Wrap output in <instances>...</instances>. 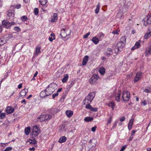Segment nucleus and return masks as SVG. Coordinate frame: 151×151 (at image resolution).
Masks as SVG:
<instances>
[{
    "instance_id": "obj_1",
    "label": "nucleus",
    "mask_w": 151,
    "mask_h": 151,
    "mask_svg": "<svg viewBox=\"0 0 151 151\" xmlns=\"http://www.w3.org/2000/svg\"><path fill=\"white\" fill-rule=\"evenodd\" d=\"M126 38L125 36L122 37L116 44V47L114 49L115 52H118L120 51L125 46Z\"/></svg>"
},
{
    "instance_id": "obj_2",
    "label": "nucleus",
    "mask_w": 151,
    "mask_h": 151,
    "mask_svg": "<svg viewBox=\"0 0 151 151\" xmlns=\"http://www.w3.org/2000/svg\"><path fill=\"white\" fill-rule=\"evenodd\" d=\"M95 96V93L94 92L90 93L84 100L83 104L85 105L86 104H90L94 98Z\"/></svg>"
},
{
    "instance_id": "obj_3",
    "label": "nucleus",
    "mask_w": 151,
    "mask_h": 151,
    "mask_svg": "<svg viewBox=\"0 0 151 151\" xmlns=\"http://www.w3.org/2000/svg\"><path fill=\"white\" fill-rule=\"evenodd\" d=\"M50 87V85H48L46 88V89L42 91L40 93V96L42 98H44L46 96H47L51 95L54 91V89L52 87L50 88V90H51L50 93H48L47 91V90Z\"/></svg>"
},
{
    "instance_id": "obj_4",
    "label": "nucleus",
    "mask_w": 151,
    "mask_h": 151,
    "mask_svg": "<svg viewBox=\"0 0 151 151\" xmlns=\"http://www.w3.org/2000/svg\"><path fill=\"white\" fill-rule=\"evenodd\" d=\"M122 98L124 101H127L130 97V93L127 91H124L122 93Z\"/></svg>"
},
{
    "instance_id": "obj_5",
    "label": "nucleus",
    "mask_w": 151,
    "mask_h": 151,
    "mask_svg": "<svg viewBox=\"0 0 151 151\" xmlns=\"http://www.w3.org/2000/svg\"><path fill=\"white\" fill-rule=\"evenodd\" d=\"M51 118V116L50 115L44 114L41 115L38 117V119L40 120V121L42 122L49 120H50Z\"/></svg>"
},
{
    "instance_id": "obj_6",
    "label": "nucleus",
    "mask_w": 151,
    "mask_h": 151,
    "mask_svg": "<svg viewBox=\"0 0 151 151\" xmlns=\"http://www.w3.org/2000/svg\"><path fill=\"white\" fill-rule=\"evenodd\" d=\"M70 33V30L68 29H63L61 30L60 35L62 38H64L67 36L69 35Z\"/></svg>"
},
{
    "instance_id": "obj_7",
    "label": "nucleus",
    "mask_w": 151,
    "mask_h": 151,
    "mask_svg": "<svg viewBox=\"0 0 151 151\" xmlns=\"http://www.w3.org/2000/svg\"><path fill=\"white\" fill-rule=\"evenodd\" d=\"M99 78L98 75H93L89 80V83L92 85L95 84L97 82V80Z\"/></svg>"
},
{
    "instance_id": "obj_8",
    "label": "nucleus",
    "mask_w": 151,
    "mask_h": 151,
    "mask_svg": "<svg viewBox=\"0 0 151 151\" xmlns=\"http://www.w3.org/2000/svg\"><path fill=\"white\" fill-rule=\"evenodd\" d=\"M2 24L4 27L6 28H8L11 27L12 25H14L15 24L14 22H9L6 20H3L2 22Z\"/></svg>"
},
{
    "instance_id": "obj_9",
    "label": "nucleus",
    "mask_w": 151,
    "mask_h": 151,
    "mask_svg": "<svg viewBox=\"0 0 151 151\" xmlns=\"http://www.w3.org/2000/svg\"><path fill=\"white\" fill-rule=\"evenodd\" d=\"M144 24L145 26L151 23V16L148 15L143 19Z\"/></svg>"
},
{
    "instance_id": "obj_10",
    "label": "nucleus",
    "mask_w": 151,
    "mask_h": 151,
    "mask_svg": "<svg viewBox=\"0 0 151 151\" xmlns=\"http://www.w3.org/2000/svg\"><path fill=\"white\" fill-rule=\"evenodd\" d=\"M140 42V40H139L138 42H136L134 46L131 48V50H133L139 48L141 46Z\"/></svg>"
},
{
    "instance_id": "obj_11",
    "label": "nucleus",
    "mask_w": 151,
    "mask_h": 151,
    "mask_svg": "<svg viewBox=\"0 0 151 151\" xmlns=\"http://www.w3.org/2000/svg\"><path fill=\"white\" fill-rule=\"evenodd\" d=\"M6 111L7 114H10L14 112V109L12 106H8L6 108Z\"/></svg>"
},
{
    "instance_id": "obj_12",
    "label": "nucleus",
    "mask_w": 151,
    "mask_h": 151,
    "mask_svg": "<svg viewBox=\"0 0 151 151\" xmlns=\"http://www.w3.org/2000/svg\"><path fill=\"white\" fill-rule=\"evenodd\" d=\"M142 77V74L140 73H137L136 75V76L134 79V82H137L138 80L140 79Z\"/></svg>"
},
{
    "instance_id": "obj_13",
    "label": "nucleus",
    "mask_w": 151,
    "mask_h": 151,
    "mask_svg": "<svg viewBox=\"0 0 151 151\" xmlns=\"http://www.w3.org/2000/svg\"><path fill=\"white\" fill-rule=\"evenodd\" d=\"M27 92V90L26 89H24L20 91V95L22 96H25L26 95Z\"/></svg>"
},
{
    "instance_id": "obj_14",
    "label": "nucleus",
    "mask_w": 151,
    "mask_h": 151,
    "mask_svg": "<svg viewBox=\"0 0 151 151\" xmlns=\"http://www.w3.org/2000/svg\"><path fill=\"white\" fill-rule=\"evenodd\" d=\"M66 114L68 117H70L73 114V112L72 111L67 110L66 111Z\"/></svg>"
},
{
    "instance_id": "obj_15",
    "label": "nucleus",
    "mask_w": 151,
    "mask_h": 151,
    "mask_svg": "<svg viewBox=\"0 0 151 151\" xmlns=\"http://www.w3.org/2000/svg\"><path fill=\"white\" fill-rule=\"evenodd\" d=\"M149 47L147 48L145 50V53L146 55H150L151 54V43L150 44Z\"/></svg>"
},
{
    "instance_id": "obj_16",
    "label": "nucleus",
    "mask_w": 151,
    "mask_h": 151,
    "mask_svg": "<svg viewBox=\"0 0 151 151\" xmlns=\"http://www.w3.org/2000/svg\"><path fill=\"white\" fill-rule=\"evenodd\" d=\"M121 91H119L118 93L115 95V99L117 102H119L120 101L121 97Z\"/></svg>"
},
{
    "instance_id": "obj_17",
    "label": "nucleus",
    "mask_w": 151,
    "mask_h": 151,
    "mask_svg": "<svg viewBox=\"0 0 151 151\" xmlns=\"http://www.w3.org/2000/svg\"><path fill=\"white\" fill-rule=\"evenodd\" d=\"M134 121V119H132L129 121L128 126V129L129 130H130L132 129Z\"/></svg>"
},
{
    "instance_id": "obj_18",
    "label": "nucleus",
    "mask_w": 151,
    "mask_h": 151,
    "mask_svg": "<svg viewBox=\"0 0 151 151\" xmlns=\"http://www.w3.org/2000/svg\"><path fill=\"white\" fill-rule=\"evenodd\" d=\"M66 140V137L65 136H63L60 138L58 140V142L60 143H62L65 142Z\"/></svg>"
},
{
    "instance_id": "obj_19",
    "label": "nucleus",
    "mask_w": 151,
    "mask_h": 151,
    "mask_svg": "<svg viewBox=\"0 0 151 151\" xmlns=\"http://www.w3.org/2000/svg\"><path fill=\"white\" fill-rule=\"evenodd\" d=\"M88 56L87 55H86L84 57L82 63L83 65H84L86 64L88 60Z\"/></svg>"
},
{
    "instance_id": "obj_20",
    "label": "nucleus",
    "mask_w": 151,
    "mask_h": 151,
    "mask_svg": "<svg viewBox=\"0 0 151 151\" xmlns=\"http://www.w3.org/2000/svg\"><path fill=\"white\" fill-rule=\"evenodd\" d=\"M99 41V40L98 38L96 37H93L92 39V42L94 43V44L96 45L98 43Z\"/></svg>"
},
{
    "instance_id": "obj_21",
    "label": "nucleus",
    "mask_w": 151,
    "mask_h": 151,
    "mask_svg": "<svg viewBox=\"0 0 151 151\" xmlns=\"http://www.w3.org/2000/svg\"><path fill=\"white\" fill-rule=\"evenodd\" d=\"M68 78V74H66L64 76L63 78L62 79V82L63 83L66 82Z\"/></svg>"
},
{
    "instance_id": "obj_22",
    "label": "nucleus",
    "mask_w": 151,
    "mask_h": 151,
    "mask_svg": "<svg viewBox=\"0 0 151 151\" xmlns=\"http://www.w3.org/2000/svg\"><path fill=\"white\" fill-rule=\"evenodd\" d=\"M151 35V31L147 32L145 35L144 37V38L147 39L149 38Z\"/></svg>"
},
{
    "instance_id": "obj_23",
    "label": "nucleus",
    "mask_w": 151,
    "mask_h": 151,
    "mask_svg": "<svg viewBox=\"0 0 151 151\" xmlns=\"http://www.w3.org/2000/svg\"><path fill=\"white\" fill-rule=\"evenodd\" d=\"M58 19V16L56 13H55L53 14V17L52 19L51 22H55Z\"/></svg>"
},
{
    "instance_id": "obj_24",
    "label": "nucleus",
    "mask_w": 151,
    "mask_h": 151,
    "mask_svg": "<svg viewBox=\"0 0 151 151\" xmlns=\"http://www.w3.org/2000/svg\"><path fill=\"white\" fill-rule=\"evenodd\" d=\"M30 131V128L29 127H27L25 128L24 129V133L26 135H28Z\"/></svg>"
},
{
    "instance_id": "obj_25",
    "label": "nucleus",
    "mask_w": 151,
    "mask_h": 151,
    "mask_svg": "<svg viewBox=\"0 0 151 151\" xmlns=\"http://www.w3.org/2000/svg\"><path fill=\"white\" fill-rule=\"evenodd\" d=\"M107 105L111 107L113 110H114L115 106L114 102H110L108 104H107Z\"/></svg>"
},
{
    "instance_id": "obj_26",
    "label": "nucleus",
    "mask_w": 151,
    "mask_h": 151,
    "mask_svg": "<svg viewBox=\"0 0 151 151\" xmlns=\"http://www.w3.org/2000/svg\"><path fill=\"white\" fill-rule=\"evenodd\" d=\"M27 142H29L30 144L32 145H35L37 142V141L34 138L33 140L30 139L28 141H27Z\"/></svg>"
},
{
    "instance_id": "obj_27",
    "label": "nucleus",
    "mask_w": 151,
    "mask_h": 151,
    "mask_svg": "<svg viewBox=\"0 0 151 151\" xmlns=\"http://www.w3.org/2000/svg\"><path fill=\"white\" fill-rule=\"evenodd\" d=\"M93 118L92 117H85L84 119V121L86 122H89L92 121Z\"/></svg>"
},
{
    "instance_id": "obj_28",
    "label": "nucleus",
    "mask_w": 151,
    "mask_h": 151,
    "mask_svg": "<svg viewBox=\"0 0 151 151\" xmlns=\"http://www.w3.org/2000/svg\"><path fill=\"white\" fill-rule=\"evenodd\" d=\"M105 70L103 67H101L99 69V72L101 75H104L105 73Z\"/></svg>"
},
{
    "instance_id": "obj_29",
    "label": "nucleus",
    "mask_w": 151,
    "mask_h": 151,
    "mask_svg": "<svg viewBox=\"0 0 151 151\" xmlns=\"http://www.w3.org/2000/svg\"><path fill=\"white\" fill-rule=\"evenodd\" d=\"M40 132V131H32V136L33 137H36L38 135Z\"/></svg>"
},
{
    "instance_id": "obj_30",
    "label": "nucleus",
    "mask_w": 151,
    "mask_h": 151,
    "mask_svg": "<svg viewBox=\"0 0 151 151\" xmlns=\"http://www.w3.org/2000/svg\"><path fill=\"white\" fill-rule=\"evenodd\" d=\"M100 7V4L99 3L96 6V8L95 10V12L96 14H98L99 12Z\"/></svg>"
},
{
    "instance_id": "obj_31",
    "label": "nucleus",
    "mask_w": 151,
    "mask_h": 151,
    "mask_svg": "<svg viewBox=\"0 0 151 151\" xmlns=\"http://www.w3.org/2000/svg\"><path fill=\"white\" fill-rule=\"evenodd\" d=\"M8 15L9 17H14V14L13 12H12V10H10L8 11Z\"/></svg>"
},
{
    "instance_id": "obj_32",
    "label": "nucleus",
    "mask_w": 151,
    "mask_h": 151,
    "mask_svg": "<svg viewBox=\"0 0 151 151\" xmlns=\"http://www.w3.org/2000/svg\"><path fill=\"white\" fill-rule=\"evenodd\" d=\"M41 48L39 46H37L35 50L36 54L38 55L40 52Z\"/></svg>"
},
{
    "instance_id": "obj_33",
    "label": "nucleus",
    "mask_w": 151,
    "mask_h": 151,
    "mask_svg": "<svg viewBox=\"0 0 151 151\" xmlns=\"http://www.w3.org/2000/svg\"><path fill=\"white\" fill-rule=\"evenodd\" d=\"M47 2V0H39L40 4L42 5L45 4Z\"/></svg>"
},
{
    "instance_id": "obj_34",
    "label": "nucleus",
    "mask_w": 151,
    "mask_h": 151,
    "mask_svg": "<svg viewBox=\"0 0 151 151\" xmlns=\"http://www.w3.org/2000/svg\"><path fill=\"white\" fill-rule=\"evenodd\" d=\"M32 131H40V129L37 126H35L33 127V128L32 130Z\"/></svg>"
},
{
    "instance_id": "obj_35",
    "label": "nucleus",
    "mask_w": 151,
    "mask_h": 151,
    "mask_svg": "<svg viewBox=\"0 0 151 151\" xmlns=\"http://www.w3.org/2000/svg\"><path fill=\"white\" fill-rule=\"evenodd\" d=\"M87 104L86 105V108L91 110V109L92 107V106L90 105V104Z\"/></svg>"
},
{
    "instance_id": "obj_36",
    "label": "nucleus",
    "mask_w": 151,
    "mask_h": 151,
    "mask_svg": "<svg viewBox=\"0 0 151 151\" xmlns=\"http://www.w3.org/2000/svg\"><path fill=\"white\" fill-rule=\"evenodd\" d=\"M5 117V114L4 113H2L0 114V119H3Z\"/></svg>"
},
{
    "instance_id": "obj_37",
    "label": "nucleus",
    "mask_w": 151,
    "mask_h": 151,
    "mask_svg": "<svg viewBox=\"0 0 151 151\" xmlns=\"http://www.w3.org/2000/svg\"><path fill=\"white\" fill-rule=\"evenodd\" d=\"M21 20L23 22H25L27 19V18L26 16H24L21 17Z\"/></svg>"
},
{
    "instance_id": "obj_38",
    "label": "nucleus",
    "mask_w": 151,
    "mask_h": 151,
    "mask_svg": "<svg viewBox=\"0 0 151 151\" xmlns=\"http://www.w3.org/2000/svg\"><path fill=\"white\" fill-rule=\"evenodd\" d=\"M144 92H145L147 93L151 92V88H146L143 91Z\"/></svg>"
},
{
    "instance_id": "obj_39",
    "label": "nucleus",
    "mask_w": 151,
    "mask_h": 151,
    "mask_svg": "<svg viewBox=\"0 0 151 151\" xmlns=\"http://www.w3.org/2000/svg\"><path fill=\"white\" fill-rule=\"evenodd\" d=\"M39 10L38 8H35L34 10V13L36 15H37L38 14Z\"/></svg>"
},
{
    "instance_id": "obj_40",
    "label": "nucleus",
    "mask_w": 151,
    "mask_h": 151,
    "mask_svg": "<svg viewBox=\"0 0 151 151\" xmlns=\"http://www.w3.org/2000/svg\"><path fill=\"white\" fill-rule=\"evenodd\" d=\"M6 43V41L0 39V46L3 45Z\"/></svg>"
},
{
    "instance_id": "obj_41",
    "label": "nucleus",
    "mask_w": 151,
    "mask_h": 151,
    "mask_svg": "<svg viewBox=\"0 0 151 151\" xmlns=\"http://www.w3.org/2000/svg\"><path fill=\"white\" fill-rule=\"evenodd\" d=\"M112 120V117L110 116L109 118L108 119L107 124L108 125L109 123H110Z\"/></svg>"
},
{
    "instance_id": "obj_42",
    "label": "nucleus",
    "mask_w": 151,
    "mask_h": 151,
    "mask_svg": "<svg viewBox=\"0 0 151 151\" xmlns=\"http://www.w3.org/2000/svg\"><path fill=\"white\" fill-rule=\"evenodd\" d=\"M104 36V35L102 33H99L98 35V37L100 38L103 37Z\"/></svg>"
},
{
    "instance_id": "obj_43",
    "label": "nucleus",
    "mask_w": 151,
    "mask_h": 151,
    "mask_svg": "<svg viewBox=\"0 0 151 151\" xmlns=\"http://www.w3.org/2000/svg\"><path fill=\"white\" fill-rule=\"evenodd\" d=\"M113 54V52H110L107 51L105 53L106 55V56H110Z\"/></svg>"
},
{
    "instance_id": "obj_44",
    "label": "nucleus",
    "mask_w": 151,
    "mask_h": 151,
    "mask_svg": "<svg viewBox=\"0 0 151 151\" xmlns=\"http://www.w3.org/2000/svg\"><path fill=\"white\" fill-rule=\"evenodd\" d=\"M14 29L17 31V32H19L20 30V28L18 27H16L14 28Z\"/></svg>"
},
{
    "instance_id": "obj_45",
    "label": "nucleus",
    "mask_w": 151,
    "mask_h": 151,
    "mask_svg": "<svg viewBox=\"0 0 151 151\" xmlns=\"http://www.w3.org/2000/svg\"><path fill=\"white\" fill-rule=\"evenodd\" d=\"M127 147V145H124V146H123L122 147L120 151H124L125 150V149Z\"/></svg>"
},
{
    "instance_id": "obj_46",
    "label": "nucleus",
    "mask_w": 151,
    "mask_h": 151,
    "mask_svg": "<svg viewBox=\"0 0 151 151\" xmlns=\"http://www.w3.org/2000/svg\"><path fill=\"white\" fill-rule=\"evenodd\" d=\"M90 32H88V33H86V34L85 35L83 36V38H87L88 36L90 35Z\"/></svg>"
},
{
    "instance_id": "obj_47",
    "label": "nucleus",
    "mask_w": 151,
    "mask_h": 151,
    "mask_svg": "<svg viewBox=\"0 0 151 151\" xmlns=\"http://www.w3.org/2000/svg\"><path fill=\"white\" fill-rule=\"evenodd\" d=\"M97 109H98L96 108H93L92 107L91 109V111L94 112H96L97 111Z\"/></svg>"
},
{
    "instance_id": "obj_48",
    "label": "nucleus",
    "mask_w": 151,
    "mask_h": 151,
    "mask_svg": "<svg viewBox=\"0 0 151 151\" xmlns=\"http://www.w3.org/2000/svg\"><path fill=\"white\" fill-rule=\"evenodd\" d=\"M97 128V127L96 126H94V127H92V128H91V131L93 132H95L96 130V129Z\"/></svg>"
},
{
    "instance_id": "obj_49",
    "label": "nucleus",
    "mask_w": 151,
    "mask_h": 151,
    "mask_svg": "<svg viewBox=\"0 0 151 151\" xmlns=\"http://www.w3.org/2000/svg\"><path fill=\"white\" fill-rule=\"evenodd\" d=\"M5 149L6 150V151H10L12 150V147H7Z\"/></svg>"
},
{
    "instance_id": "obj_50",
    "label": "nucleus",
    "mask_w": 151,
    "mask_h": 151,
    "mask_svg": "<svg viewBox=\"0 0 151 151\" xmlns=\"http://www.w3.org/2000/svg\"><path fill=\"white\" fill-rule=\"evenodd\" d=\"M61 73L60 72H58L56 73V76L57 77L59 78L60 76Z\"/></svg>"
},
{
    "instance_id": "obj_51",
    "label": "nucleus",
    "mask_w": 151,
    "mask_h": 151,
    "mask_svg": "<svg viewBox=\"0 0 151 151\" xmlns=\"http://www.w3.org/2000/svg\"><path fill=\"white\" fill-rule=\"evenodd\" d=\"M58 94H59L58 93H54L52 95L53 98H54L56 96H57L58 95Z\"/></svg>"
},
{
    "instance_id": "obj_52",
    "label": "nucleus",
    "mask_w": 151,
    "mask_h": 151,
    "mask_svg": "<svg viewBox=\"0 0 151 151\" xmlns=\"http://www.w3.org/2000/svg\"><path fill=\"white\" fill-rule=\"evenodd\" d=\"M125 116H122L120 119V120L121 122H122L124 121L125 120Z\"/></svg>"
},
{
    "instance_id": "obj_53",
    "label": "nucleus",
    "mask_w": 151,
    "mask_h": 151,
    "mask_svg": "<svg viewBox=\"0 0 151 151\" xmlns=\"http://www.w3.org/2000/svg\"><path fill=\"white\" fill-rule=\"evenodd\" d=\"M50 35V36H51L52 37V38H53V39H54V40H55V35L54 33H52Z\"/></svg>"
},
{
    "instance_id": "obj_54",
    "label": "nucleus",
    "mask_w": 151,
    "mask_h": 151,
    "mask_svg": "<svg viewBox=\"0 0 151 151\" xmlns=\"http://www.w3.org/2000/svg\"><path fill=\"white\" fill-rule=\"evenodd\" d=\"M135 132H136V131L135 130H132L131 133V135L133 136V135H134V134L135 133Z\"/></svg>"
},
{
    "instance_id": "obj_55",
    "label": "nucleus",
    "mask_w": 151,
    "mask_h": 151,
    "mask_svg": "<svg viewBox=\"0 0 151 151\" xmlns=\"http://www.w3.org/2000/svg\"><path fill=\"white\" fill-rule=\"evenodd\" d=\"M133 75V73H131V75H128L127 77V79L130 78V77H132Z\"/></svg>"
},
{
    "instance_id": "obj_56",
    "label": "nucleus",
    "mask_w": 151,
    "mask_h": 151,
    "mask_svg": "<svg viewBox=\"0 0 151 151\" xmlns=\"http://www.w3.org/2000/svg\"><path fill=\"white\" fill-rule=\"evenodd\" d=\"M133 136L132 135H131L129 137V139H128V141H131L132 139L133 138Z\"/></svg>"
},
{
    "instance_id": "obj_57",
    "label": "nucleus",
    "mask_w": 151,
    "mask_h": 151,
    "mask_svg": "<svg viewBox=\"0 0 151 151\" xmlns=\"http://www.w3.org/2000/svg\"><path fill=\"white\" fill-rule=\"evenodd\" d=\"M147 104L146 101L145 100L142 103V104L144 106L146 105Z\"/></svg>"
},
{
    "instance_id": "obj_58",
    "label": "nucleus",
    "mask_w": 151,
    "mask_h": 151,
    "mask_svg": "<svg viewBox=\"0 0 151 151\" xmlns=\"http://www.w3.org/2000/svg\"><path fill=\"white\" fill-rule=\"evenodd\" d=\"M117 123V122L116 121L115 122L114 124V125H113L112 127L113 128L115 127L116 126Z\"/></svg>"
},
{
    "instance_id": "obj_59",
    "label": "nucleus",
    "mask_w": 151,
    "mask_h": 151,
    "mask_svg": "<svg viewBox=\"0 0 151 151\" xmlns=\"http://www.w3.org/2000/svg\"><path fill=\"white\" fill-rule=\"evenodd\" d=\"M74 84V83L73 82H71L70 84L69 85V86L70 88L71 87L73 86V85Z\"/></svg>"
},
{
    "instance_id": "obj_60",
    "label": "nucleus",
    "mask_w": 151,
    "mask_h": 151,
    "mask_svg": "<svg viewBox=\"0 0 151 151\" xmlns=\"http://www.w3.org/2000/svg\"><path fill=\"white\" fill-rule=\"evenodd\" d=\"M21 7V5L20 4H18L16 6V8L17 9L20 8Z\"/></svg>"
},
{
    "instance_id": "obj_61",
    "label": "nucleus",
    "mask_w": 151,
    "mask_h": 151,
    "mask_svg": "<svg viewBox=\"0 0 151 151\" xmlns=\"http://www.w3.org/2000/svg\"><path fill=\"white\" fill-rule=\"evenodd\" d=\"M49 40L50 41V42H52L53 40H54V39H53V38H52V37H49Z\"/></svg>"
},
{
    "instance_id": "obj_62",
    "label": "nucleus",
    "mask_w": 151,
    "mask_h": 151,
    "mask_svg": "<svg viewBox=\"0 0 151 151\" xmlns=\"http://www.w3.org/2000/svg\"><path fill=\"white\" fill-rule=\"evenodd\" d=\"M30 151L33 150L34 151L35 150V148L34 147H32V148H30L29 149Z\"/></svg>"
},
{
    "instance_id": "obj_63",
    "label": "nucleus",
    "mask_w": 151,
    "mask_h": 151,
    "mask_svg": "<svg viewBox=\"0 0 151 151\" xmlns=\"http://www.w3.org/2000/svg\"><path fill=\"white\" fill-rule=\"evenodd\" d=\"M22 83H20L19 84V85L18 86V88L19 89H20L22 88Z\"/></svg>"
},
{
    "instance_id": "obj_64",
    "label": "nucleus",
    "mask_w": 151,
    "mask_h": 151,
    "mask_svg": "<svg viewBox=\"0 0 151 151\" xmlns=\"http://www.w3.org/2000/svg\"><path fill=\"white\" fill-rule=\"evenodd\" d=\"M108 50L107 51L109 52H113L112 51V50L111 48H109L108 49Z\"/></svg>"
}]
</instances>
